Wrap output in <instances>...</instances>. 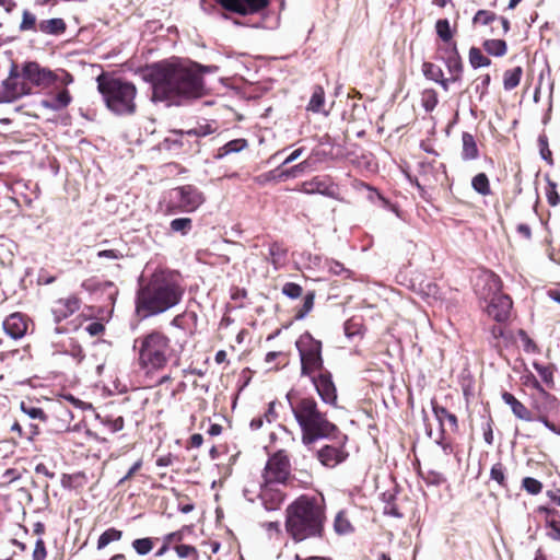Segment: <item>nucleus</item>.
<instances>
[{"label":"nucleus","instance_id":"1","mask_svg":"<svg viewBox=\"0 0 560 560\" xmlns=\"http://www.w3.org/2000/svg\"><path fill=\"white\" fill-rule=\"evenodd\" d=\"M152 101L182 105L205 93L200 67L186 60L155 63L151 70Z\"/></svg>","mask_w":560,"mask_h":560},{"label":"nucleus","instance_id":"2","mask_svg":"<svg viewBox=\"0 0 560 560\" xmlns=\"http://www.w3.org/2000/svg\"><path fill=\"white\" fill-rule=\"evenodd\" d=\"M185 294L183 279L177 271H155L137 294L136 311L142 318L160 315L180 303Z\"/></svg>","mask_w":560,"mask_h":560},{"label":"nucleus","instance_id":"3","mask_svg":"<svg viewBox=\"0 0 560 560\" xmlns=\"http://www.w3.org/2000/svg\"><path fill=\"white\" fill-rule=\"evenodd\" d=\"M73 82V77L65 69L50 70L36 61H26L18 70L12 65L9 77L3 81L4 98L12 102L31 93L28 83L39 89L68 86Z\"/></svg>","mask_w":560,"mask_h":560},{"label":"nucleus","instance_id":"4","mask_svg":"<svg viewBox=\"0 0 560 560\" xmlns=\"http://www.w3.org/2000/svg\"><path fill=\"white\" fill-rule=\"evenodd\" d=\"M324 512L315 498L302 495L287 509L285 529L295 541L320 536Z\"/></svg>","mask_w":560,"mask_h":560},{"label":"nucleus","instance_id":"5","mask_svg":"<svg viewBox=\"0 0 560 560\" xmlns=\"http://www.w3.org/2000/svg\"><path fill=\"white\" fill-rule=\"evenodd\" d=\"M97 88L107 108L114 114L132 115L136 112L137 89L131 82L100 75Z\"/></svg>","mask_w":560,"mask_h":560},{"label":"nucleus","instance_id":"6","mask_svg":"<svg viewBox=\"0 0 560 560\" xmlns=\"http://www.w3.org/2000/svg\"><path fill=\"white\" fill-rule=\"evenodd\" d=\"M138 349L139 364L148 370H161L173 355L171 339L161 331L153 330L135 340Z\"/></svg>","mask_w":560,"mask_h":560},{"label":"nucleus","instance_id":"7","mask_svg":"<svg viewBox=\"0 0 560 560\" xmlns=\"http://www.w3.org/2000/svg\"><path fill=\"white\" fill-rule=\"evenodd\" d=\"M295 346L300 355L302 376H312L325 369L319 340H316L310 332H304L299 337Z\"/></svg>","mask_w":560,"mask_h":560},{"label":"nucleus","instance_id":"8","mask_svg":"<svg viewBox=\"0 0 560 560\" xmlns=\"http://www.w3.org/2000/svg\"><path fill=\"white\" fill-rule=\"evenodd\" d=\"M205 202L203 194L194 185L171 189L167 194L166 211L170 214L196 211Z\"/></svg>","mask_w":560,"mask_h":560},{"label":"nucleus","instance_id":"9","mask_svg":"<svg viewBox=\"0 0 560 560\" xmlns=\"http://www.w3.org/2000/svg\"><path fill=\"white\" fill-rule=\"evenodd\" d=\"M291 464L284 451H278L271 455L265 466L264 482L293 486L294 477L290 474Z\"/></svg>","mask_w":560,"mask_h":560},{"label":"nucleus","instance_id":"10","mask_svg":"<svg viewBox=\"0 0 560 560\" xmlns=\"http://www.w3.org/2000/svg\"><path fill=\"white\" fill-rule=\"evenodd\" d=\"M482 280L490 284V290H494L487 306L488 315L497 322L505 320L509 317L512 307V300L505 294L497 293L499 290V279L492 272H485L482 275Z\"/></svg>","mask_w":560,"mask_h":560},{"label":"nucleus","instance_id":"11","mask_svg":"<svg viewBox=\"0 0 560 560\" xmlns=\"http://www.w3.org/2000/svg\"><path fill=\"white\" fill-rule=\"evenodd\" d=\"M317 373H318L317 375L312 374V376H310V377H311L318 395L320 396L323 401H325L326 404H330V405L336 404L337 390H336V386L332 382L331 373L327 369L318 371Z\"/></svg>","mask_w":560,"mask_h":560},{"label":"nucleus","instance_id":"12","mask_svg":"<svg viewBox=\"0 0 560 560\" xmlns=\"http://www.w3.org/2000/svg\"><path fill=\"white\" fill-rule=\"evenodd\" d=\"M223 9L240 15L255 14L265 9L269 0H218Z\"/></svg>","mask_w":560,"mask_h":560},{"label":"nucleus","instance_id":"13","mask_svg":"<svg viewBox=\"0 0 560 560\" xmlns=\"http://www.w3.org/2000/svg\"><path fill=\"white\" fill-rule=\"evenodd\" d=\"M302 431L304 444H312L318 439L328 436L334 430L332 422H298Z\"/></svg>","mask_w":560,"mask_h":560},{"label":"nucleus","instance_id":"14","mask_svg":"<svg viewBox=\"0 0 560 560\" xmlns=\"http://www.w3.org/2000/svg\"><path fill=\"white\" fill-rule=\"evenodd\" d=\"M198 316L192 311H185L178 315H176L171 325L175 328H178L183 331L184 338H178L176 343L179 345L180 349L187 343L188 338L194 335V331L197 327Z\"/></svg>","mask_w":560,"mask_h":560},{"label":"nucleus","instance_id":"15","mask_svg":"<svg viewBox=\"0 0 560 560\" xmlns=\"http://www.w3.org/2000/svg\"><path fill=\"white\" fill-rule=\"evenodd\" d=\"M282 485L264 482L261 485L259 498L267 511L278 510L284 501L285 493Z\"/></svg>","mask_w":560,"mask_h":560},{"label":"nucleus","instance_id":"16","mask_svg":"<svg viewBox=\"0 0 560 560\" xmlns=\"http://www.w3.org/2000/svg\"><path fill=\"white\" fill-rule=\"evenodd\" d=\"M336 190V185L330 180V178L325 176H315L301 185V191L308 195L320 194L335 198Z\"/></svg>","mask_w":560,"mask_h":560},{"label":"nucleus","instance_id":"17","mask_svg":"<svg viewBox=\"0 0 560 560\" xmlns=\"http://www.w3.org/2000/svg\"><path fill=\"white\" fill-rule=\"evenodd\" d=\"M80 305V300L74 295L68 296L66 299H59L55 302L51 308L55 320L58 323L71 316L77 311H79Z\"/></svg>","mask_w":560,"mask_h":560},{"label":"nucleus","instance_id":"18","mask_svg":"<svg viewBox=\"0 0 560 560\" xmlns=\"http://www.w3.org/2000/svg\"><path fill=\"white\" fill-rule=\"evenodd\" d=\"M56 94H49L47 97L40 101V106L54 112H59L66 108L72 101V97L67 86L55 88Z\"/></svg>","mask_w":560,"mask_h":560},{"label":"nucleus","instance_id":"19","mask_svg":"<svg viewBox=\"0 0 560 560\" xmlns=\"http://www.w3.org/2000/svg\"><path fill=\"white\" fill-rule=\"evenodd\" d=\"M4 331L13 339L22 338L27 330V323L20 313L9 315L3 322Z\"/></svg>","mask_w":560,"mask_h":560},{"label":"nucleus","instance_id":"20","mask_svg":"<svg viewBox=\"0 0 560 560\" xmlns=\"http://www.w3.org/2000/svg\"><path fill=\"white\" fill-rule=\"evenodd\" d=\"M296 420H323L317 410V404L313 398H303L294 408Z\"/></svg>","mask_w":560,"mask_h":560},{"label":"nucleus","instance_id":"21","mask_svg":"<svg viewBox=\"0 0 560 560\" xmlns=\"http://www.w3.org/2000/svg\"><path fill=\"white\" fill-rule=\"evenodd\" d=\"M310 166L308 161H303L290 168L282 170L281 166L269 172V177L279 182H284L289 178H294L301 175Z\"/></svg>","mask_w":560,"mask_h":560},{"label":"nucleus","instance_id":"22","mask_svg":"<svg viewBox=\"0 0 560 560\" xmlns=\"http://www.w3.org/2000/svg\"><path fill=\"white\" fill-rule=\"evenodd\" d=\"M446 50L448 52L446 57V67L452 74L451 80L456 81L459 79V75L462 73L460 56L457 51L455 43H451Z\"/></svg>","mask_w":560,"mask_h":560},{"label":"nucleus","instance_id":"23","mask_svg":"<svg viewBox=\"0 0 560 560\" xmlns=\"http://www.w3.org/2000/svg\"><path fill=\"white\" fill-rule=\"evenodd\" d=\"M38 30L45 34L59 35L66 31V23L62 19H49L40 21Z\"/></svg>","mask_w":560,"mask_h":560},{"label":"nucleus","instance_id":"24","mask_svg":"<svg viewBox=\"0 0 560 560\" xmlns=\"http://www.w3.org/2000/svg\"><path fill=\"white\" fill-rule=\"evenodd\" d=\"M247 147V141L245 139H234L222 145L218 149L215 159H223L224 156L231 153H237L244 150Z\"/></svg>","mask_w":560,"mask_h":560},{"label":"nucleus","instance_id":"25","mask_svg":"<svg viewBox=\"0 0 560 560\" xmlns=\"http://www.w3.org/2000/svg\"><path fill=\"white\" fill-rule=\"evenodd\" d=\"M463 141V159L474 160L478 156V148L472 135L464 132L462 136Z\"/></svg>","mask_w":560,"mask_h":560},{"label":"nucleus","instance_id":"26","mask_svg":"<svg viewBox=\"0 0 560 560\" xmlns=\"http://www.w3.org/2000/svg\"><path fill=\"white\" fill-rule=\"evenodd\" d=\"M325 104V92L324 89L319 85L315 86L313 90L312 97L307 105V109L314 113H324L323 106ZM327 114V112H325Z\"/></svg>","mask_w":560,"mask_h":560},{"label":"nucleus","instance_id":"27","mask_svg":"<svg viewBox=\"0 0 560 560\" xmlns=\"http://www.w3.org/2000/svg\"><path fill=\"white\" fill-rule=\"evenodd\" d=\"M485 50L492 56L501 57L506 52V44L502 39H487L483 42Z\"/></svg>","mask_w":560,"mask_h":560},{"label":"nucleus","instance_id":"28","mask_svg":"<svg viewBox=\"0 0 560 560\" xmlns=\"http://www.w3.org/2000/svg\"><path fill=\"white\" fill-rule=\"evenodd\" d=\"M318 458L325 466H335L338 460V451L331 446H325L318 452Z\"/></svg>","mask_w":560,"mask_h":560},{"label":"nucleus","instance_id":"29","mask_svg":"<svg viewBox=\"0 0 560 560\" xmlns=\"http://www.w3.org/2000/svg\"><path fill=\"white\" fill-rule=\"evenodd\" d=\"M122 536V533L116 528L106 529L97 540V549H104L107 545L113 541H118Z\"/></svg>","mask_w":560,"mask_h":560},{"label":"nucleus","instance_id":"30","mask_svg":"<svg viewBox=\"0 0 560 560\" xmlns=\"http://www.w3.org/2000/svg\"><path fill=\"white\" fill-rule=\"evenodd\" d=\"M170 229L172 232L187 235L192 229V221L190 218H177L171 221Z\"/></svg>","mask_w":560,"mask_h":560},{"label":"nucleus","instance_id":"31","mask_svg":"<svg viewBox=\"0 0 560 560\" xmlns=\"http://www.w3.org/2000/svg\"><path fill=\"white\" fill-rule=\"evenodd\" d=\"M20 408L24 415L32 419H43L44 413L43 410L37 406V404L33 400H26L20 402Z\"/></svg>","mask_w":560,"mask_h":560},{"label":"nucleus","instance_id":"32","mask_svg":"<svg viewBox=\"0 0 560 560\" xmlns=\"http://www.w3.org/2000/svg\"><path fill=\"white\" fill-rule=\"evenodd\" d=\"M522 72H523V70L521 67H516L513 70L506 71L504 73V80H503L504 89L512 90L515 86H517L521 81Z\"/></svg>","mask_w":560,"mask_h":560},{"label":"nucleus","instance_id":"33","mask_svg":"<svg viewBox=\"0 0 560 560\" xmlns=\"http://www.w3.org/2000/svg\"><path fill=\"white\" fill-rule=\"evenodd\" d=\"M472 188L480 195L487 196L490 194L489 179L485 173L477 174L471 180Z\"/></svg>","mask_w":560,"mask_h":560},{"label":"nucleus","instance_id":"34","mask_svg":"<svg viewBox=\"0 0 560 560\" xmlns=\"http://www.w3.org/2000/svg\"><path fill=\"white\" fill-rule=\"evenodd\" d=\"M427 434L436 443L442 444L444 438L443 422H428Z\"/></svg>","mask_w":560,"mask_h":560},{"label":"nucleus","instance_id":"35","mask_svg":"<svg viewBox=\"0 0 560 560\" xmlns=\"http://www.w3.org/2000/svg\"><path fill=\"white\" fill-rule=\"evenodd\" d=\"M539 399L544 400V402L546 404V407H545V411L541 412L537 417L536 420H540V421L548 420L549 410L557 408V401L553 397H551L544 390L539 392V395H538V398H536V401H538Z\"/></svg>","mask_w":560,"mask_h":560},{"label":"nucleus","instance_id":"36","mask_svg":"<svg viewBox=\"0 0 560 560\" xmlns=\"http://www.w3.org/2000/svg\"><path fill=\"white\" fill-rule=\"evenodd\" d=\"M469 62L472 68H480L490 65V59L486 57L477 47H471L469 50Z\"/></svg>","mask_w":560,"mask_h":560},{"label":"nucleus","instance_id":"37","mask_svg":"<svg viewBox=\"0 0 560 560\" xmlns=\"http://www.w3.org/2000/svg\"><path fill=\"white\" fill-rule=\"evenodd\" d=\"M174 549L180 559L198 560L199 553L197 549L190 545L178 544L174 546Z\"/></svg>","mask_w":560,"mask_h":560},{"label":"nucleus","instance_id":"38","mask_svg":"<svg viewBox=\"0 0 560 560\" xmlns=\"http://www.w3.org/2000/svg\"><path fill=\"white\" fill-rule=\"evenodd\" d=\"M503 401L511 407L513 413L523 419L524 406L521 401H518L512 394L504 392L502 394Z\"/></svg>","mask_w":560,"mask_h":560},{"label":"nucleus","instance_id":"39","mask_svg":"<svg viewBox=\"0 0 560 560\" xmlns=\"http://www.w3.org/2000/svg\"><path fill=\"white\" fill-rule=\"evenodd\" d=\"M314 292H307L303 299L302 306L296 311L295 319H303L313 308L314 306Z\"/></svg>","mask_w":560,"mask_h":560},{"label":"nucleus","instance_id":"40","mask_svg":"<svg viewBox=\"0 0 560 560\" xmlns=\"http://www.w3.org/2000/svg\"><path fill=\"white\" fill-rule=\"evenodd\" d=\"M538 148L541 159L545 160L548 164L552 165V153L549 149L548 138L545 133H541L538 137Z\"/></svg>","mask_w":560,"mask_h":560},{"label":"nucleus","instance_id":"41","mask_svg":"<svg viewBox=\"0 0 560 560\" xmlns=\"http://www.w3.org/2000/svg\"><path fill=\"white\" fill-rule=\"evenodd\" d=\"M423 74L427 79L432 81H440L441 78H443V71L442 69L431 62H424L422 66Z\"/></svg>","mask_w":560,"mask_h":560},{"label":"nucleus","instance_id":"42","mask_svg":"<svg viewBox=\"0 0 560 560\" xmlns=\"http://www.w3.org/2000/svg\"><path fill=\"white\" fill-rule=\"evenodd\" d=\"M422 104L427 112H432L438 105V95L434 90H424L422 93Z\"/></svg>","mask_w":560,"mask_h":560},{"label":"nucleus","instance_id":"43","mask_svg":"<svg viewBox=\"0 0 560 560\" xmlns=\"http://www.w3.org/2000/svg\"><path fill=\"white\" fill-rule=\"evenodd\" d=\"M132 547L137 553L144 556L152 550L153 541L151 538H139L132 541Z\"/></svg>","mask_w":560,"mask_h":560},{"label":"nucleus","instance_id":"44","mask_svg":"<svg viewBox=\"0 0 560 560\" xmlns=\"http://www.w3.org/2000/svg\"><path fill=\"white\" fill-rule=\"evenodd\" d=\"M191 529L189 526H184L182 529L177 532L170 533L163 537V540L166 544H175L178 545L182 540H184L185 534L190 533Z\"/></svg>","mask_w":560,"mask_h":560},{"label":"nucleus","instance_id":"45","mask_svg":"<svg viewBox=\"0 0 560 560\" xmlns=\"http://www.w3.org/2000/svg\"><path fill=\"white\" fill-rule=\"evenodd\" d=\"M435 27H436V33H438L439 37L443 42L448 43L452 39V32H451L450 23L447 20H439L436 22Z\"/></svg>","mask_w":560,"mask_h":560},{"label":"nucleus","instance_id":"46","mask_svg":"<svg viewBox=\"0 0 560 560\" xmlns=\"http://www.w3.org/2000/svg\"><path fill=\"white\" fill-rule=\"evenodd\" d=\"M335 529L338 534H348L352 530V526L343 513L337 514L335 520Z\"/></svg>","mask_w":560,"mask_h":560},{"label":"nucleus","instance_id":"47","mask_svg":"<svg viewBox=\"0 0 560 560\" xmlns=\"http://www.w3.org/2000/svg\"><path fill=\"white\" fill-rule=\"evenodd\" d=\"M497 20V15L493 12L487 10H479L474 16V24L487 25Z\"/></svg>","mask_w":560,"mask_h":560},{"label":"nucleus","instance_id":"48","mask_svg":"<svg viewBox=\"0 0 560 560\" xmlns=\"http://www.w3.org/2000/svg\"><path fill=\"white\" fill-rule=\"evenodd\" d=\"M35 25H36V16L33 13H31L30 11L24 10L23 15H22V22L20 24V31L25 32V31L35 30Z\"/></svg>","mask_w":560,"mask_h":560},{"label":"nucleus","instance_id":"49","mask_svg":"<svg viewBox=\"0 0 560 560\" xmlns=\"http://www.w3.org/2000/svg\"><path fill=\"white\" fill-rule=\"evenodd\" d=\"M546 527L549 529L547 535L553 539L560 541V521L553 518H546Z\"/></svg>","mask_w":560,"mask_h":560},{"label":"nucleus","instance_id":"50","mask_svg":"<svg viewBox=\"0 0 560 560\" xmlns=\"http://www.w3.org/2000/svg\"><path fill=\"white\" fill-rule=\"evenodd\" d=\"M269 255L271 257L272 264L277 265L284 259L285 249H283L282 246L278 243H273L269 247Z\"/></svg>","mask_w":560,"mask_h":560},{"label":"nucleus","instance_id":"51","mask_svg":"<svg viewBox=\"0 0 560 560\" xmlns=\"http://www.w3.org/2000/svg\"><path fill=\"white\" fill-rule=\"evenodd\" d=\"M421 293L427 298L438 299L440 296V289L436 283L428 281L427 283L420 284Z\"/></svg>","mask_w":560,"mask_h":560},{"label":"nucleus","instance_id":"52","mask_svg":"<svg viewBox=\"0 0 560 560\" xmlns=\"http://www.w3.org/2000/svg\"><path fill=\"white\" fill-rule=\"evenodd\" d=\"M282 293L290 299H298L302 294V287L294 282H287L282 288Z\"/></svg>","mask_w":560,"mask_h":560},{"label":"nucleus","instance_id":"53","mask_svg":"<svg viewBox=\"0 0 560 560\" xmlns=\"http://www.w3.org/2000/svg\"><path fill=\"white\" fill-rule=\"evenodd\" d=\"M260 526L267 532L269 538H278L281 535L279 522H264Z\"/></svg>","mask_w":560,"mask_h":560},{"label":"nucleus","instance_id":"54","mask_svg":"<svg viewBox=\"0 0 560 560\" xmlns=\"http://www.w3.org/2000/svg\"><path fill=\"white\" fill-rule=\"evenodd\" d=\"M82 430H84V435L86 436L88 440H90V439L100 440L98 435L96 433H93L90 429H88L83 422H78L73 425V428L68 427L66 429V431H73V432H81ZM101 441L104 442L105 439L102 438Z\"/></svg>","mask_w":560,"mask_h":560},{"label":"nucleus","instance_id":"55","mask_svg":"<svg viewBox=\"0 0 560 560\" xmlns=\"http://www.w3.org/2000/svg\"><path fill=\"white\" fill-rule=\"evenodd\" d=\"M328 271L332 275L346 273V278L350 277V270L346 269L343 265L337 260H330L327 262Z\"/></svg>","mask_w":560,"mask_h":560},{"label":"nucleus","instance_id":"56","mask_svg":"<svg viewBox=\"0 0 560 560\" xmlns=\"http://www.w3.org/2000/svg\"><path fill=\"white\" fill-rule=\"evenodd\" d=\"M533 365L536 369V371L538 372V374L541 377V380L546 384H549V383L552 382V372H551V370L548 366H545V365L539 364L537 362H533Z\"/></svg>","mask_w":560,"mask_h":560},{"label":"nucleus","instance_id":"57","mask_svg":"<svg viewBox=\"0 0 560 560\" xmlns=\"http://www.w3.org/2000/svg\"><path fill=\"white\" fill-rule=\"evenodd\" d=\"M491 479L503 486L504 482V468L502 464L498 463L492 466L490 471Z\"/></svg>","mask_w":560,"mask_h":560},{"label":"nucleus","instance_id":"58","mask_svg":"<svg viewBox=\"0 0 560 560\" xmlns=\"http://www.w3.org/2000/svg\"><path fill=\"white\" fill-rule=\"evenodd\" d=\"M46 558V547L43 539L38 538L35 542V548L33 551V560H45Z\"/></svg>","mask_w":560,"mask_h":560},{"label":"nucleus","instance_id":"59","mask_svg":"<svg viewBox=\"0 0 560 560\" xmlns=\"http://www.w3.org/2000/svg\"><path fill=\"white\" fill-rule=\"evenodd\" d=\"M96 255L98 258H106V259H110V260H118L124 257V254L117 249L98 250Z\"/></svg>","mask_w":560,"mask_h":560},{"label":"nucleus","instance_id":"60","mask_svg":"<svg viewBox=\"0 0 560 560\" xmlns=\"http://www.w3.org/2000/svg\"><path fill=\"white\" fill-rule=\"evenodd\" d=\"M542 490V483L533 477H527V493L528 494H538Z\"/></svg>","mask_w":560,"mask_h":560},{"label":"nucleus","instance_id":"61","mask_svg":"<svg viewBox=\"0 0 560 560\" xmlns=\"http://www.w3.org/2000/svg\"><path fill=\"white\" fill-rule=\"evenodd\" d=\"M142 467V459H138L127 471V474L119 479L117 486H122L127 480L132 478V476Z\"/></svg>","mask_w":560,"mask_h":560},{"label":"nucleus","instance_id":"62","mask_svg":"<svg viewBox=\"0 0 560 560\" xmlns=\"http://www.w3.org/2000/svg\"><path fill=\"white\" fill-rule=\"evenodd\" d=\"M104 329H105L104 325L98 322H93L85 327V330L91 336H98L100 334H102L104 331Z\"/></svg>","mask_w":560,"mask_h":560},{"label":"nucleus","instance_id":"63","mask_svg":"<svg viewBox=\"0 0 560 560\" xmlns=\"http://www.w3.org/2000/svg\"><path fill=\"white\" fill-rule=\"evenodd\" d=\"M535 511L537 513L545 514L546 518L547 517L553 518L556 516H559V512L556 509L549 508L547 505H539V506H537V509Z\"/></svg>","mask_w":560,"mask_h":560},{"label":"nucleus","instance_id":"64","mask_svg":"<svg viewBox=\"0 0 560 560\" xmlns=\"http://www.w3.org/2000/svg\"><path fill=\"white\" fill-rule=\"evenodd\" d=\"M489 83H490V75L489 74L482 75L478 79L476 90L481 91V94H483L485 91L487 90Z\"/></svg>","mask_w":560,"mask_h":560}]
</instances>
